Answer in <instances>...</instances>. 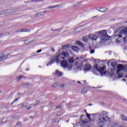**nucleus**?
<instances>
[{"label":"nucleus","instance_id":"f257e3e1","mask_svg":"<svg viewBox=\"0 0 127 127\" xmlns=\"http://www.w3.org/2000/svg\"><path fill=\"white\" fill-rule=\"evenodd\" d=\"M109 121V117H108V112L106 111H101L99 113V117L97 121L98 125L99 127H103V126Z\"/></svg>","mask_w":127,"mask_h":127},{"label":"nucleus","instance_id":"f03ea898","mask_svg":"<svg viewBox=\"0 0 127 127\" xmlns=\"http://www.w3.org/2000/svg\"><path fill=\"white\" fill-rule=\"evenodd\" d=\"M69 54L67 52H62V53H58L56 55V56L52 57V61L56 62L57 64L60 63L61 59H65L68 58Z\"/></svg>","mask_w":127,"mask_h":127},{"label":"nucleus","instance_id":"7ed1b4c3","mask_svg":"<svg viewBox=\"0 0 127 127\" xmlns=\"http://www.w3.org/2000/svg\"><path fill=\"white\" fill-rule=\"evenodd\" d=\"M97 35L100 37L102 43L105 42V41L109 40V39L111 38V37L108 35V34H107V30H106L99 31L97 33Z\"/></svg>","mask_w":127,"mask_h":127},{"label":"nucleus","instance_id":"20e7f679","mask_svg":"<svg viewBox=\"0 0 127 127\" xmlns=\"http://www.w3.org/2000/svg\"><path fill=\"white\" fill-rule=\"evenodd\" d=\"M120 34H117L115 35V37H117V38H123V36L127 34V27L122 30L120 32Z\"/></svg>","mask_w":127,"mask_h":127},{"label":"nucleus","instance_id":"39448f33","mask_svg":"<svg viewBox=\"0 0 127 127\" xmlns=\"http://www.w3.org/2000/svg\"><path fill=\"white\" fill-rule=\"evenodd\" d=\"M94 66L95 69L97 71H98V72H100V73H102V72H103L105 70V68L102 67L101 66H99V64H97L96 63H95L94 64Z\"/></svg>","mask_w":127,"mask_h":127},{"label":"nucleus","instance_id":"423d86ee","mask_svg":"<svg viewBox=\"0 0 127 127\" xmlns=\"http://www.w3.org/2000/svg\"><path fill=\"white\" fill-rule=\"evenodd\" d=\"M98 38V36L95 34H91L88 36V39H91L92 41H96Z\"/></svg>","mask_w":127,"mask_h":127},{"label":"nucleus","instance_id":"0eeeda50","mask_svg":"<svg viewBox=\"0 0 127 127\" xmlns=\"http://www.w3.org/2000/svg\"><path fill=\"white\" fill-rule=\"evenodd\" d=\"M92 68V66H91V64H87L85 65L84 67V71L85 72H87L88 71H90Z\"/></svg>","mask_w":127,"mask_h":127},{"label":"nucleus","instance_id":"6e6552de","mask_svg":"<svg viewBox=\"0 0 127 127\" xmlns=\"http://www.w3.org/2000/svg\"><path fill=\"white\" fill-rule=\"evenodd\" d=\"M125 67L123 64H119L117 66V74L120 73L121 71H123L125 69Z\"/></svg>","mask_w":127,"mask_h":127},{"label":"nucleus","instance_id":"1a4fd4ad","mask_svg":"<svg viewBox=\"0 0 127 127\" xmlns=\"http://www.w3.org/2000/svg\"><path fill=\"white\" fill-rule=\"evenodd\" d=\"M62 67L63 68H67L68 67V62L67 61L64 60L61 63Z\"/></svg>","mask_w":127,"mask_h":127},{"label":"nucleus","instance_id":"9d476101","mask_svg":"<svg viewBox=\"0 0 127 127\" xmlns=\"http://www.w3.org/2000/svg\"><path fill=\"white\" fill-rule=\"evenodd\" d=\"M46 13V11H44L43 12H40L39 13H37L34 15L35 17H38V16H42L44 15Z\"/></svg>","mask_w":127,"mask_h":127},{"label":"nucleus","instance_id":"9b49d317","mask_svg":"<svg viewBox=\"0 0 127 127\" xmlns=\"http://www.w3.org/2000/svg\"><path fill=\"white\" fill-rule=\"evenodd\" d=\"M82 125L83 126V127H90L89 122L87 120L82 121Z\"/></svg>","mask_w":127,"mask_h":127},{"label":"nucleus","instance_id":"f8f14e48","mask_svg":"<svg viewBox=\"0 0 127 127\" xmlns=\"http://www.w3.org/2000/svg\"><path fill=\"white\" fill-rule=\"evenodd\" d=\"M16 32H30V30H28L26 29H19L16 30Z\"/></svg>","mask_w":127,"mask_h":127},{"label":"nucleus","instance_id":"ddd939ff","mask_svg":"<svg viewBox=\"0 0 127 127\" xmlns=\"http://www.w3.org/2000/svg\"><path fill=\"white\" fill-rule=\"evenodd\" d=\"M55 74L58 77H61V76L63 75V72L59 71L58 69H57L56 70Z\"/></svg>","mask_w":127,"mask_h":127},{"label":"nucleus","instance_id":"4468645a","mask_svg":"<svg viewBox=\"0 0 127 127\" xmlns=\"http://www.w3.org/2000/svg\"><path fill=\"white\" fill-rule=\"evenodd\" d=\"M11 12V10H6L0 12V15H3V14H5L6 13H9Z\"/></svg>","mask_w":127,"mask_h":127},{"label":"nucleus","instance_id":"2eb2a0df","mask_svg":"<svg viewBox=\"0 0 127 127\" xmlns=\"http://www.w3.org/2000/svg\"><path fill=\"white\" fill-rule=\"evenodd\" d=\"M6 58H5V57L4 56V54L1 53L0 54V61H2L3 60H5Z\"/></svg>","mask_w":127,"mask_h":127},{"label":"nucleus","instance_id":"dca6fc26","mask_svg":"<svg viewBox=\"0 0 127 127\" xmlns=\"http://www.w3.org/2000/svg\"><path fill=\"white\" fill-rule=\"evenodd\" d=\"M121 119L124 122H127V117L124 114L121 115Z\"/></svg>","mask_w":127,"mask_h":127},{"label":"nucleus","instance_id":"f3484780","mask_svg":"<svg viewBox=\"0 0 127 127\" xmlns=\"http://www.w3.org/2000/svg\"><path fill=\"white\" fill-rule=\"evenodd\" d=\"M108 127H120L119 124L115 123L114 124H110L108 125Z\"/></svg>","mask_w":127,"mask_h":127},{"label":"nucleus","instance_id":"a211bd4d","mask_svg":"<svg viewBox=\"0 0 127 127\" xmlns=\"http://www.w3.org/2000/svg\"><path fill=\"white\" fill-rule=\"evenodd\" d=\"M28 105V103L27 102H23L21 104V108H26Z\"/></svg>","mask_w":127,"mask_h":127},{"label":"nucleus","instance_id":"6ab92c4d","mask_svg":"<svg viewBox=\"0 0 127 127\" xmlns=\"http://www.w3.org/2000/svg\"><path fill=\"white\" fill-rule=\"evenodd\" d=\"M88 39H89V37H88V36H87L83 37L82 38V40H83V42H84V43H86V42H87V41H88Z\"/></svg>","mask_w":127,"mask_h":127},{"label":"nucleus","instance_id":"aec40b11","mask_svg":"<svg viewBox=\"0 0 127 127\" xmlns=\"http://www.w3.org/2000/svg\"><path fill=\"white\" fill-rule=\"evenodd\" d=\"M74 59L73 58H70L68 59V63H74Z\"/></svg>","mask_w":127,"mask_h":127},{"label":"nucleus","instance_id":"412c9836","mask_svg":"<svg viewBox=\"0 0 127 127\" xmlns=\"http://www.w3.org/2000/svg\"><path fill=\"white\" fill-rule=\"evenodd\" d=\"M103 9L104 10L102 11L101 10H99V9H97L98 11H99V12H106V11H107V10L108 9V8H106V7H103Z\"/></svg>","mask_w":127,"mask_h":127},{"label":"nucleus","instance_id":"4be33fe9","mask_svg":"<svg viewBox=\"0 0 127 127\" xmlns=\"http://www.w3.org/2000/svg\"><path fill=\"white\" fill-rule=\"evenodd\" d=\"M63 28H61V29H55L54 30L53 29H51V30L52 31H56V32H58V33H59V32H60V30H61Z\"/></svg>","mask_w":127,"mask_h":127},{"label":"nucleus","instance_id":"5701e85b","mask_svg":"<svg viewBox=\"0 0 127 127\" xmlns=\"http://www.w3.org/2000/svg\"><path fill=\"white\" fill-rule=\"evenodd\" d=\"M22 86L23 87H28V86H30V83L29 82L24 83Z\"/></svg>","mask_w":127,"mask_h":127},{"label":"nucleus","instance_id":"b1692460","mask_svg":"<svg viewBox=\"0 0 127 127\" xmlns=\"http://www.w3.org/2000/svg\"><path fill=\"white\" fill-rule=\"evenodd\" d=\"M71 49L73 50V51H77V50H78V47H77L76 46H72L71 47Z\"/></svg>","mask_w":127,"mask_h":127},{"label":"nucleus","instance_id":"393cba45","mask_svg":"<svg viewBox=\"0 0 127 127\" xmlns=\"http://www.w3.org/2000/svg\"><path fill=\"white\" fill-rule=\"evenodd\" d=\"M76 44H77V45H80V46H82V47H83V46H84V45L83 44V43H81V42L77 41L76 43Z\"/></svg>","mask_w":127,"mask_h":127},{"label":"nucleus","instance_id":"a878e982","mask_svg":"<svg viewBox=\"0 0 127 127\" xmlns=\"http://www.w3.org/2000/svg\"><path fill=\"white\" fill-rule=\"evenodd\" d=\"M69 48V45H65L63 47V49H64V50H67L68 48Z\"/></svg>","mask_w":127,"mask_h":127},{"label":"nucleus","instance_id":"bb28decb","mask_svg":"<svg viewBox=\"0 0 127 127\" xmlns=\"http://www.w3.org/2000/svg\"><path fill=\"white\" fill-rule=\"evenodd\" d=\"M55 62L56 63V62H54L52 61H52L50 62L48 64H47V66L51 65H52V64L54 63Z\"/></svg>","mask_w":127,"mask_h":127},{"label":"nucleus","instance_id":"cd10ccee","mask_svg":"<svg viewBox=\"0 0 127 127\" xmlns=\"http://www.w3.org/2000/svg\"><path fill=\"white\" fill-rule=\"evenodd\" d=\"M117 78H122L123 77V74H121L120 73L117 72Z\"/></svg>","mask_w":127,"mask_h":127},{"label":"nucleus","instance_id":"c85d7f7f","mask_svg":"<svg viewBox=\"0 0 127 127\" xmlns=\"http://www.w3.org/2000/svg\"><path fill=\"white\" fill-rule=\"evenodd\" d=\"M116 65H117V62H113L111 63V66H112V67H115Z\"/></svg>","mask_w":127,"mask_h":127},{"label":"nucleus","instance_id":"c756f323","mask_svg":"<svg viewBox=\"0 0 127 127\" xmlns=\"http://www.w3.org/2000/svg\"><path fill=\"white\" fill-rule=\"evenodd\" d=\"M87 93V90L85 89V88H83L81 90V94H86Z\"/></svg>","mask_w":127,"mask_h":127},{"label":"nucleus","instance_id":"7c9ffc66","mask_svg":"<svg viewBox=\"0 0 127 127\" xmlns=\"http://www.w3.org/2000/svg\"><path fill=\"white\" fill-rule=\"evenodd\" d=\"M66 87V84H62L60 85V88H65Z\"/></svg>","mask_w":127,"mask_h":127},{"label":"nucleus","instance_id":"2f4dec72","mask_svg":"<svg viewBox=\"0 0 127 127\" xmlns=\"http://www.w3.org/2000/svg\"><path fill=\"white\" fill-rule=\"evenodd\" d=\"M80 4H81V3H80V2H77V3H76L75 4H74V5H73V6H74V7H77V6H79V5H80Z\"/></svg>","mask_w":127,"mask_h":127},{"label":"nucleus","instance_id":"473e14b6","mask_svg":"<svg viewBox=\"0 0 127 127\" xmlns=\"http://www.w3.org/2000/svg\"><path fill=\"white\" fill-rule=\"evenodd\" d=\"M90 54H94L95 53V49H91L90 51Z\"/></svg>","mask_w":127,"mask_h":127},{"label":"nucleus","instance_id":"72a5a7b5","mask_svg":"<svg viewBox=\"0 0 127 127\" xmlns=\"http://www.w3.org/2000/svg\"><path fill=\"white\" fill-rule=\"evenodd\" d=\"M39 103H40V101H38V100H36L35 102V104H33V106H37V104H39Z\"/></svg>","mask_w":127,"mask_h":127},{"label":"nucleus","instance_id":"f704fd0d","mask_svg":"<svg viewBox=\"0 0 127 127\" xmlns=\"http://www.w3.org/2000/svg\"><path fill=\"white\" fill-rule=\"evenodd\" d=\"M57 86H58V84H57V83H55L54 84H53L52 85V87L53 88H56V87H57Z\"/></svg>","mask_w":127,"mask_h":127},{"label":"nucleus","instance_id":"c9c22d12","mask_svg":"<svg viewBox=\"0 0 127 127\" xmlns=\"http://www.w3.org/2000/svg\"><path fill=\"white\" fill-rule=\"evenodd\" d=\"M12 119V120H16V119H18V116L15 115V116H13Z\"/></svg>","mask_w":127,"mask_h":127},{"label":"nucleus","instance_id":"e433bc0d","mask_svg":"<svg viewBox=\"0 0 127 127\" xmlns=\"http://www.w3.org/2000/svg\"><path fill=\"white\" fill-rule=\"evenodd\" d=\"M74 32H80V30H79V28H76L74 29Z\"/></svg>","mask_w":127,"mask_h":127},{"label":"nucleus","instance_id":"4c0bfd02","mask_svg":"<svg viewBox=\"0 0 127 127\" xmlns=\"http://www.w3.org/2000/svg\"><path fill=\"white\" fill-rule=\"evenodd\" d=\"M21 125H22L21 122L20 121H18L17 123L16 126H21Z\"/></svg>","mask_w":127,"mask_h":127},{"label":"nucleus","instance_id":"58836bf2","mask_svg":"<svg viewBox=\"0 0 127 127\" xmlns=\"http://www.w3.org/2000/svg\"><path fill=\"white\" fill-rule=\"evenodd\" d=\"M22 78H23V76H19L17 77V79L18 80H20V79H22Z\"/></svg>","mask_w":127,"mask_h":127},{"label":"nucleus","instance_id":"ea45409f","mask_svg":"<svg viewBox=\"0 0 127 127\" xmlns=\"http://www.w3.org/2000/svg\"><path fill=\"white\" fill-rule=\"evenodd\" d=\"M67 67L68 70H71V69H72V65H71V64L69 65V66H67Z\"/></svg>","mask_w":127,"mask_h":127},{"label":"nucleus","instance_id":"a19ab883","mask_svg":"<svg viewBox=\"0 0 127 127\" xmlns=\"http://www.w3.org/2000/svg\"><path fill=\"white\" fill-rule=\"evenodd\" d=\"M127 37L125 36L124 38H123V40L124 41V42H127Z\"/></svg>","mask_w":127,"mask_h":127},{"label":"nucleus","instance_id":"79ce46f5","mask_svg":"<svg viewBox=\"0 0 127 127\" xmlns=\"http://www.w3.org/2000/svg\"><path fill=\"white\" fill-rule=\"evenodd\" d=\"M18 100H19V98H15L14 99V100L13 101V103H15V102H17V101H18Z\"/></svg>","mask_w":127,"mask_h":127},{"label":"nucleus","instance_id":"37998d69","mask_svg":"<svg viewBox=\"0 0 127 127\" xmlns=\"http://www.w3.org/2000/svg\"><path fill=\"white\" fill-rule=\"evenodd\" d=\"M48 9H52L53 8V6H50L47 7Z\"/></svg>","mask_w":127,"mask_h":127},{"label":"nucleus","instance_id":"c03bdc74","mask_svg":"<svg viewBox=\"0 0 127 127\" xmlns=\"http://www.w3.org/2000/svg\"><path fill=\"white\" fill-rule=\"evenodd\" d=\"M106 74H107V72L106 71H104V72H102L101 76H103L104 75H106Z\"/></svg>","mask_w":127,"mask_h":127},{"label":"nucleus","instance_id":"a18cd8bd","mask_svg":"<svg viewBox=\"0 0 127 127\" xmlns=\"http://www.w3.org/2000/svg\"><path fill=\"white\" fill-rule=\"evenodd\" d=\"M110 75V77H113V76H115V73L114 72H112Z\"/></svg>","mask_w":127,"mask_h":127},{"label":"nucleus","instance_id":"49530a36","mask_svg":"<svg viewBox=\"0 0 127 127\" xmlns=\"http://www.w3.org/2000/svg\"><path fill=\"white\" fill-rule=\"evenodd\" d=\"M4 35H5V34L3 33L0 34V37H2V36H4Z\"/></svg>","mask_w":127,"mask_h":127},{"label":"nucleus","instance_id":"de8ad7c7","mask_svg":"<svg viewBox=\"0 0 127 127\" xmlns=\"http://www.w3.org/2000/svg\"><path fill=\"white\" fill-rule=\"evenodd\" d=\"M58 7H61V6H62V4H59L57 5Z\"/></svg>","mask_w":127,"mask_h":127},{"label":"nucleus","instance_id":"09e8293b","mask_svg":"<svg viewBox=\"0 0 127 127\" xmlns=\"http://www.w3.org/2000/svg\"><path fill=\"white\" fill-rule=\"evenodd\" d=\"M86 116H87V117L88 118V119H90L91 118L90 114H87Z\"/></svg>","mask_w":127,"mask_h":127},{"label":"nucleus","instance_id":"8fccbe9b","mask_svg":"<svg viewBox=\"0 0 127 127\" xmlns=\"http://www.w3.org/2000/svg\"><path fill=\"white\" fill-rule=\"evenodd\" d=\"M42 50L41 49L37 51V53H40Z\"/></svg>","mask_w":127,"mask_h":127},{"label":"nucleus","instance_id":"3c124183","mask_svg":"<svg viewBox=\"0 0 127 127\" xmlns=\"http://www.w3.org/2000/svg\"><path fill=\"white\" fill-rule=\"evenodd\" d=\"M4 109H5V110H8V109H9V107H8V106H5V108H4Z\"/></svg>","mask_w":127,"mask_h":127},{"label":"nucleus","instance_id":"603ef678","mask_svg":"<svg viewBox=\"0 0 127 127\" xmlns=\"http://www.w3.org/2000/svg\"><path fill=\"white\" fill-rule=\"evenodd\" d=\"M56 7H58L57 5L53 6V8H56Z\"/></svg>","mask_w":127,"mask_h":127},{"label":"nucleus","instance_id":"864d4df0","mask_svg":"<svg viewBox=\"0 0 127 127\" xmlns=\"http://www.w3.org/2000/svg\"><path fill=\"white\" fill-rule=\"evenodd\" d=\"M32 107L31 106H29L27 108V110H30V109H31Z\"/></svg>","mask_w":127,"mask_h":127},{"label":"nucleus","instance_id":"5fc2aeb1","mask_svg":"<svg viewBox=\"0 0 127 127\" xmlns=\"http://www.w3.org/2000/svg\"><path fill=\"white\" fill-rule=\"evenodd\" d=\"M52 52H55V50L54 49V48H52Z\"/></svg>","mask_w":127,"mask_h":127},{"label":"nucleus","instance_id":"6e6d98bb","mask_svg":"<svg viewBox=\"0 0 127 127\" xmlns=\"http://www.w3.org/2000/svg\"><path fill=\"white\" fill-rule=\"evenodd\" d=\"M116 42L117 43H120V41H119V39H116Z\"/></svg>","mask_w":127,"mask_h":127},{"label":"nucleus","instance_id":"4d7b16f0","mask_svg":"<svg viewBox=\"0 0 127 127\" xmlns=\"http://www.w3.org/2000/svg\"><path fill=\"white\" fill-rule=\"evenodd\" d=\"M56 108H57V109H60V105H58V106L56 107Z\"/></svg>","mask_w":127,"mask_h":127},{"label":"nucleus","instance_id":"13d9d810","mask_svg":"<svg viewBox=\"0 0 127 127\" xmlns=\"http://www.w3.org/2000/svg\"><path fill=\"white\" fill-rule=\"evenodd\" d=\"M66 106H67V107H71V104H67V105H66Z\"/></svg>","mask_w":127,"mask_h":127},{"label":"nucleus","instance_id":"bf43d9fd","mask_svg":"<svg viewBox=\"0 0 127 127\" xmlns=\"http://www.w3.org/2000/svg\"><path fill=\"white\" fill-rule=\"evenodd\" d=\"M5 123H6V121H5V122H3L2 121H1V123L2 125L4 124Z\"/></svg>","mask_w":127,"mask_h":127},{"label":"nucleus","instance_id":"052dcab7","mask_svg":"<svg viewBox=\"0 0 127 127\" xmlns=\"http://www.w3.org/2000/svg\"><path fill=\"white\" fill-rule=\"evenodd\" d=\"M123 81H124V82H126L127 80H126V79L124 78V79H123Z\"/></svg>","mask_w":127,"mask_h":127},{"label":"nucleus","instance_id":"680f3d73","mask_svg":"<svg viewBox=\"0 0 127 127\" xmlns=\"http://www.w3.org/2000/svg\"><path fill=\"white\" fill-rule=\"evenodd\" d=\"M25 43H26V44H27L28 43L27 42V41H25Z\"/></svg>","mask_w":127,"mask_h":127},{"label":"nucleus","instance_id":"e2e57ef3","mask_svg":"<svg viewBox=\"0 0 127 127\" xmlns=\"http://www.w3.org/2000/svg\"><path fill=\"white\" fill-rule=\"evenodd\" d=\"M26 71H29V68H27L26 69Z\"/></svg>","mask_w":127,"mask_h":127},{"label":"nucleus","instance_id":"0e129e2a","mask_svg":"<svg viewBox=\"0 0 127 127\" xmlns=\"http://www.w3.org/2000/svg\"><path fill=\"white\" fill-rule=\"evenodd\" d=\"M77 83H78V84H81V82H80V81H77Z\"/></svg>","mask_w":127,"mask_h":127},{"label":"nucleus","instance_id":"69168bd1","mask_svg":"<svg viewBox=\"0 0 127 127\" xmlns=\"http://www.w3.org/2000/svg\"><path fill=\"white\" fill-rule=\"evenodd\" d=\"M30 119H33V116H30Z\"/></svg>","mask_w":127,"mask_h":127},{"label":"nucleus","instance_id":"338daca9","mask_svg":"<svg viewBox=\"0 0 127 127\" xmlns=\"http://www.w3.org/2000/svg\"><path fill=\"white\" fill-rule=\"evenodd\" d=\"M103 8H104V7H100V9H103Z\"/></svg>","mask_w":127,"mask_h":127},{"label":"nucleus","instance_id":"774afa93","mask_svg":"<svg viewBox=\"0 0 127 127\" xmlns=\"http://www.w3.org/2000/svg\"><path fill=\"white\" fill-rule=\"evenodd\" d=\"M68 52H69V53H71V51L70 50H69Z\"/></svg>","mask_w":127,"mask_h":127}]
</instances>
